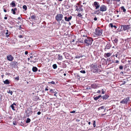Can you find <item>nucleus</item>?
<instances>
[{
	"mask_svg": "<svg viewBox=\"0 0 131 131\" xmlns=\"http://www.w3.org/2000/svg\"><path fill=\"white\" fill-rule=\"evenodd\" d=\"M84 40V44L86 46L91 45L93 41L92 38L89 37H85L83 39Z\"/></svg>",
	"mask_w": 131,
	"mask_h": 131,
	"instance_id": "1",
	"label": "nucleus"
},
{
	"mask_svg": "<svg viewBox=\"0 0 131 131\" xmlns=\"http://www.w3.org/2000/svg\"><path fill=\"white\" fill-rule=\"evenodd\" d=\"M91 70L93 72L95 73H98L101 72L100 69L99 68L97 65L96 64H93L91 65Z\"/></svg>",
	"mask_w": 131,
	"mask_h": 131,
	"instance_id": "2",
	"label": "nucleus"
},
{
	"mask_svg": "<svg viewBox=\"0 0 131 131\" xmlns=\"http://www.w3.org/2000/svg\"><path fill=\"white\" fill-rule=\"evenodd\" d=\"M130 101L129 100V97H127L126 98H125L120 102L121 104L125 105L127 104Z\"/></svg>",
	"mask_w": 131,
	"mask_h": 131,
	"instance_id": "3",
	"label": "nucleus"
},
{
	"mask_svg": "<svg viewBox=\"0 0 131 131\" xmlns=\"http://www.w3.org/2000/svg\"><path fill=\"white\" fill-rule=\"evenodd\" d=\"M103 30L99 28H96L95 29V34L97 36H101L102 34Z\"/></svg>",
	"mask_w": 131,
	"mask_h": 131,
	"instance_id": "4",
	"label": "nucleus"
},
{
	"mask_svg": "<svg viewBox=\"0 0 131 131\" xmlns=\"http://www.w3.org/2000/svg\"><path fill=\"white\" fill-rule=\"evenodd\" d=\"M63 16L62 14H58L56 16V19L59 23L60 21L62 20Z\"/></svg>",
	"mask_w": 131,
	"mask_h": 131,
	"instance_id": "5",
	"label": "nucleus"
},
{
	"mask_svg": "<svg viewBox=\"0 0 131 131\" xmlns=\"http://www.w3.org/2000/svg\"><path fill=\"white\" fill-rule=\"evenodd\" d=\"M107 10V7L106 6L104 5H103L100 7V10L102 12L106 11Z\"/></svg>",
	"mask_w": 131,
	"mask_h": 131,
	"instance_id": "6",
	"label": "nucleus"
},
{
	"mask_svg": "<svg viewBox=\"0 0 131 131\" xmlns=\"http://www.w3.org/2000/svg\"><path fill=\"white\" fill-rule=\"evenodd\" d=\"M112 47L111 45L110 44V43L108 42L107 43L106 45L105 46V48H104V50L105 51H106L107 49H109Z\"/></svg>",
	"mask_w": 131,
	"mask_h": 131,
	"instance_id": "7",
	"label": "nucleus"
},
{
	"mask_svg": "<svg viewBox=\"0 0 131 131\" xmlns=\"http://www.w3.org/2000/svg\"><path fill=\"white\" fill-rule=\"evenodd\" d=\"M7 58L8 60L10 61H12L14 59V58L11 55H9L7 56Z\"/></svg>",
	"mask_w": 131,
	"mask_h": 131,
	"instance_id": "8",
	"label": "nucleus"
},
{
	"mask_svg": "<svg viewBox=\"0 0 131 131\" xmlns=\"http://www.w3.org/2000/svg\"><path fill=\"white\" fill-rule=\"evenodd\" d=\"M93 5L95 7V9H97L100 7L99 4L97 2H95L93 3Z\"/></svg>",
	"mask_w": 131,
	"mask_h": 131,
	"instance_id": "9",
	"label": "nucleus"
},
{
	"mask_svg": "<svg viewBox=\"0 0 131 131\" xmlns=\"http://www.w3.org/2000/svg\"><path fill=\"white\" fill-rule=\"evenodd\" d=\"M91 87L92 88L96 89L99 88V86H98V84L93 83L91 84Z\"/></svg>",
	"mask_w": 131,
	"mask_h": 131,
	"instance_id": "10",
	"label": "nucleus"
},
{
	"mask_svg": "<svg viewBox=\"0 0 131 131\" xmlns=\"http://www.w3.org/2000/svg\"><path fill=\"white\" fill-rule=\"evenodd\" d=\"M18 64L17 62H12L11 64L12 67L15 68L18 65Z\"/></svg>",
	"mask_w": 131,
	"mask_h": 131,
	"instance_id": "11",
	"label": "nucleus"
},
{
	"mask_svg": "<svg viewBox=\"0 0 131 131\" xmlns=\"http://www.w3.org/2000/svg\"><path fill=\"white\" fill-rule=\"evenodd\" d=\"M124 28V30H128L130 29V25H123Z\"/></svg>",
	"mask_w": 131,
	"mask_h": 131,
	"instance_id": "12",
	"label": "nucleus"
},
{
	"mask_svg": "<svg viewBox=\"0 0 131 131\" xmlns=\"http://www.w3.org/2000/svg\"><path fill=\"white\" fill-rule=\"evenodd\" d=\"M50 92H51L52 93H54V96H56V94L58 93V92L56 91H57V90H55L54 89H50Z\"/></svg>",
	"mask_w": 131,
	"mask_h": 131,
	"instance_id": "13",
	"label": "nucleus"
},
{
	"mask_svg": "<svg viewBox=\"0 0 131 131\" xmlns=\"http://www.w3.org/2000/svg\"><path fill=\"white\" fill-rule=\"evenodd\" d=\"M26 113L27 114V117H29V115H30L32 113V111L28 110L26 111Z\"/></svg>",
	"mask_w": 131,
	"mask_h": 131,
	"instance_id": "14",
	"label": "nucleus"
},
{
	"mask_svg": "<svg viewBox=\"0 0 131 131\" xmlns=\"http://www.w3.org/2000/svg\"><path fill=\"white\" fill-rule=\"evenodd\" d=\"M109 96L107 94H105L104 95L102 96V98H102L103 100H106L107 99Z\"/></svg>",
	"mask_w": 131,
	"mask_h": 131,
	"instance_id": "15",
	"label": "nucleus"
},
{
	"mask_svg": "<svg viewBox=\"0 0 131 131\" xmlns=\"http://www.w3.org/2000/svg\"><path fill=\"white\" fill-rule=\"evenodd\" d=\"M72 16H70L68 18H67V16L65 17L64 18L65 20L67 21H69L72 19Z\"/></svg>",
	"mask_w": 131,
	"mask_h": 131,
	"instance_id": "16",
	"label": "nucleus"
},
{
	"mask_svg": "<svg viewBox=\"0 0 131 131\" xmlns=\"http://www.w3.org/2000/svg\"><path fill=\"white\" fill-rule=\"evenodd\" d=\"M128 65V64H127ZM127 64H126V65L124 67V70H126L125 72H126V71H127V72H130L131 71V70L130 69H129V68H127Z\"/></svg>",
	"mask_w": 131,
	"mask_h": 131,
	"instance_id": "17",
	"label": "nucleus"
},
{
	"mask_svg": "<svg viewBox=\"0 0 131 131\" xmlns=\"http://www.w3.org/2000/svg\"><path fill=\"white\" fill-rule=\"evenodd\" d=\"M111 54L110 53H105L104 54V57L105 58H107L110 57L111 55Z\"/></svg>",
	"mask_w": 131,
	"mask_h": 131,
	"instance_id": "18",
	"label": "nucleus"
},
{
	"mask_svg": "<svg viewBox=\"0 0 131 131\" xmlns=\"http://www.w3.org/2000/svg\"><path fill=\"white\" fill-rule=\"evenodd\" d=\"M15 2L14 1H12V3L10 4V5L12 6V7H15L16 6V5L15 4Z\"/></svg>",
	"mask_w": 131,
	"mask_h": 131,
	"instance_id": "19",
	"label": "nucleus"
},
{
	"mask_svg": "<svg viewBox=\"0 0 131 131\" xmlns=\"http://www.w3.org/2000/svg\"><path fill=\"white\" fill-rule=\"evenodd\" d=\"M101 97H102V96L101 95H99L98 96L96 97H95V96H94V100L96 101Z\"/></svg>",
	"mask_w": 131,
	"mask_h": 131,
	"instance_id": "20",
	"label": "nucleus"
},
{
	"mask_svg": "<svg viewBox=\"0 0 131 131\" xmlns=\"http://www.w3.org/2000/svg\"><path fill=\"white\" fill-rule=\"evenodd\" d=\"M10 81L8 79L6 80L5 81H3L4 83L5 84H8L10 83Z\"/></svg>",
	"mask_w": 131,
	"mask_h": 131,
	"instance_id": "21",
	"label": "nucleus"
},
{
	"mask_svg": "<svg viewBox=\"0 0 131 131\" xmlns=\"http://www.w3.org/2000/svg\"><path fill=\"white\" fill-rule=\"evenodd\" d=\"M32 70L33 72H35L37 71L38 69L36 67H33L32 68Z\"/></svg>",
	"mask_w": 131,
	"mask_h": 131,
	"instance_id": "22",
	"label": "nucleus"
},
{
	"mask_svg": "<svg viewBox=\"0 0 131 131\" xmlns=\"http://www.w3.org/2000/svg\"><path fill=\"white\" fill-rule=\"evenodd\" d=\"M79 43L80 44H84V40L83 39V38H80Z\"/></svg>",
	"mask_w": 131,
	"mask_h": 131,
	"instance_id": "23",
	"label": "nucleus"
},
{
	"mask_svg": "<svg viewBox=\"0 0 131 131\" xmlns=\"http://www.w3.org/2000/svg\"><path fill=\"white\" fill-rule=\"evenodd\" d=\"M121 28H120V30H118V29H117V30H118V31H122L124 30V29L123 25H121Z\"/></svg>",
	"mask_w": 131,
	"mask_h": 131,
	"instance_id": "24",
	"label": "nucleus"
},
{
	"mask_svg": "<svg viewBox=\"0 0 131 131\" xmlns=\"http://www.w3.org/2000/svg\"><path fill=\"white\" fill-rule=\"evenodd\" d=\"M118 41V40L117 39H115L114 40L113 42L115 45H117Z\"/></svg>",
	"mask_w": 131,
	"mask_h": 131,
	"instance_id": "25",
	"label": "nucleus"
},
{
	"mask_svg": "<svg viewBox=\"0 0 131 131\" xmlns=\"http://www.w3.org/2000/svg\"><path fill=\"white\" fill-rule=\"evenodd\" d=\"M68 2L67 1H65L64 2V7H66L68 5Z\"/></svg>",
	"mask_w": 131,
	"mask_h": 131,
	"instance_id": "26",
	"label": "nucleus"
},
{
	"mask_svg": "<svg viewBox=\"0 0 131 131\" xmlns=\"http://www.w3.org/2000/svg\"><path fill=\"white\" fill-rule=\"evenodd\" d=\"M58 59L60 60H62L63 58L62 56L60 54H58Z\"/></svg>",
	"mask_w": 131,
	"mask_h": 131,
	"instance_id": "27",
	"label": "nucleus"
},
{
	"mask_svg": "<svg viewBox=\"0 0 131 131\" xmlns=\"http://www.w3.org/2000/svg\"><path fill=\"white\" fill-rule=\"evenodd\" d=\"M52 67L53 69H56L57 68V66L56 64H54L52 65Z\"/></svg>",
	"mask_w": 131,
	"mask_h": 131,
	"instance_id": "28",
	"label": "nucleus"
},
{
	"mask_svg": "<svg viewBox=\"0 0 131 131\" xmlns=\"http://www.w3.org/2000/svg\"><path fill=\"white\" fill-rule=\"evenodd\" d=\"M121 8L122 10H123V12H125L126 11V9L125 8L124 6H122Z\"/></svg>",
	"mask_w": 131,
	"mask_h": 131,
	"instance_id": "29",
	"label": "nucleus"
},
{
	"mask_svg": "<svg viewBox=\"0 0 131 131\" xmlns=\"http://www.w3.org/2000/svg\"><path fill=\"white\" fill-rule=\"evenodd\" d=\"M30 119L29 118H27V120L26 121V123H28L30 122Z\"/></svg>",
	"mask_w": 131,
	"mask_h": 131,
	"instance_id": "30",
	"label": "nucleus"
},
{
	"mask_svg": "<svg viewBox=\"0 0 131 131\" xmlns=\"http://www.w3.org/2000/svg\"><path fill=\"white\" fill-rule=\"evenodd\" d=\"M23 8L25 10H26L27 9V7L26 5H24L23 6Z\"/></svg>",
	"mask_w": 131,
	"mask_h": 131,
	"instance_id": "31",
	"label": "nucleus"
},
{
	"mask_svg": "<svg viewBox=\"0 0 131 131\" xmlns=\"http://www.w3.org/2000/svg\"><path fill=\"white\" fill-rule=\"evenodd\" d=\"M104 106H102L101 107H100L98 108V110H100L101 109H103L104 108Z\"/></svg>",
	"mask_w": 131,
	"mask_h": 131,
	"instance_id": "32",
	"label": "nucleus"
},
{
	"mask_svg": "<svg viewBox=\"0 0 131 131\" xmlns=\"http://www.w3.org/2000/svg\"><path fill=\"white\" fill-rule=\"evenodd\" d=\"M99 10L96 11H94L93 14H96L97 15H98L99 14V13H97V12H99Z\"/></svg>",
	"mask_w": 131,
	"mask_h": 131,
	"instance_id": "33",
	"label": "nucleus"
},
{
	"mask_svg": "<svg viewBox=\"0 0 131 131\" xmlns=\"http://www.w3.org/2000/svg\"><path fill=\"white\" fill-rule=\"evenodd\" d=\"M11 11L12 12V13L14 14H16V12L13 9H11Z\"/></svg>",
	"mask_w": 131,
	"mask_h": 131,
	"instance_id": "34",
	"label": "nucleus"
},
{
	"mask_svg": "<svg viewBox=\"0 0 131 131\" xmlns=\"http://www.w3.org/2000/svg\"><path fill=\"white\" fill-rule=\"evenodd\" d=\"M36 18V16L35 15H33L31 16V17L29 18V19L30 18H31L32 19H35Z\"/></svg>",
	"mask_w": 131,
	"mask_h": 131,
	"instance_id": "35",
	"label": "nucleus"
},
{
	"mask_svg": "<svg viewBox=\"0 0 131 131\" xmlns=\"http://www.w3.org/2000/svg\"><path fill=\"white\" fill-rule=\"evenodd\" d=\"M10 107H11L12 109L14 111H15V107L13 105H11Z\"/></svg>",
	"mask_w": 131,
	"mask_h": 131,
	"instance_id": "36",
	"label": "nucleus"
},
{
	"mask_svg": "<svg viewBox=\"0 0 131 131\" xmlns=\"http://www.w3.org/2000/svg\"><path fill=\"white\" fill-rule=\"evenodd\" d=\"M62 66L63 68H66L67 67L66 64L64 63H62Z\"/></svg>",
	"mask_w": 131,
	"mask_h": 131,
	"instance_id": "37",
	"label": "nucleus"
},
{
	"mask_svg": "<svg viewBox=\"0 0 131 131\" xmlns=\"http://www.w3.org/2000/svg\"><path fill=\"white\" fill-rule=\"evenodd\" d=\"M83 7V6L82 5H81L80 7V10H79V11H83V9L82 8V7Z\"/></svg>",
	"mask_w": 131,
	"mask_h": 131,
	"instance_id": "38",
	"label": "nucleus"
},
{
	"mask_svg": "<svg viewBox=\"0 0 131 131\" xmlns=\"http://www.w3.org/2000/svg\"><path fill=\"white\" fill-rule=\"evenodd\" d=\"M80 72L83 74H85V71L84 70H82L80 71Z\"/></svg>",
	"mask_w": 131,
	"mask_h": 131,
	"instance_id": "39",
	"label": "nucleus"
},
{
	"mask_svg": "<svg viewBox=\"0 0 131 131\" xmlns=\"http://www.w3.org/2000/svg\"><path fill=\"white\" fill-rule=\"evenodd\" d=\"M7 92L8 93L10 94L11 95H12L13 93L12 91H10V90H9Z\"/></svg>",
	"mask_w": 131,
	"mask_h": 131,
	"instance_id": "40",
	"label": "nucleus"
},
{
	"mask_svg": "<svg viewBox=\"0 0 131 131\" xmlns=\"http://www.w3.org/2000/svg\"><path fill=\"white\" fill-rule=\"evenodd\" d=\"M49 83H51L52 84H55V82L53 81H52L50 82H48Z\"/></svg>",
	"mask_w": 131,
	"mask_h": 131,
	"instance_id": "41",
	"label": "nucleus"
},
{
	"mask_svg": "<svg viewBox=\"0 0 131 131\" xmlns=\"http://www.w3.org/2000/svg\"><path fill=\"white\" fill-rule=\"evenodd\" d=\"M82 57V56H79L78 55L76 56L75 58L77 59H78L80 58V57Z\"/></svg>",
	"mask_w": 131,
	"mask_h": 131,
	"instance_id": "42",
	"label": "nucleus"
},
{
	"mask_svg": "<svg viewBox=\"0 0 131 131\" xmlns=\"http://www.w3.org/2000/svg\"><path fill=\"white\" fill-rule=\"evenodd\" d=\"M18 37L19 38H23L24 37V36L23 35H20L18 36Z\"/></svg>",
	"mask_w": 131,
	"mask_h": 131,
	"instance_id": "43",
	"label": "nucleus"
},
{
	"mask_svg": "<svg viewBox=\"0 0 131 131\" xmlns=\"http://www.w3.org/2000/svg\"><path fill=\"white\" fill-rule=\"evenodd\" d=\"M114 26V25H113V23H110V24L109 25V26H110L111 28H113V27Z\"/></svg>",
	"mask_w": 131,
	"mask_h": 131,
	"instance_id": "44",
	"label": "nucleus"
},
{
	"mask_svg": "<svg viewBox=\"0 0 131 131\" xmlns=\"http://www.w3.org/2000/svg\"><path fill=\"white\" fill-rule=\"evenodd\" d=\"M95 123L96 122L95 121H93V126L94 127H95Z\"/></svg>",
	"mask_w": 131,
	"mask_h": 131,
	"instance_id": "45",
	"label": "nucleus"
},
{
	"mask_svg": "<svg viewBox=\"0 0 131 131\" xmlns=\"http://www.w3.org/2000/svg\"><path fill=\"white\" fill-rule=\"evenodd\" d=\"M82 16V15L81 13H79L77 15V16H78L79 17H81V16Z\"/></svg>",
	"mask_w": 131,
	"mask_h": 131,
	"instance_id": "46",
	"label": "nucleus"
},
{
	"mask_svg": "<svg viewBox=\"0 0 131 131\" xmlns=\"http://www.w3.org/2000/svg\"><path fill=\"white\" fill-rule=\"evenodd\" d=\"M111 61V58H107V61Z\"/></svg>",
	"mask_w": 131,
	"mask_h": 131,
	"instance_id": "47",
	"label": "nucleus"
},
{
	"mask_svg": "<svg viewBox=\"0 0 131 131\" xmlns=\"http://www.w3.org/2000/svg\"><path fill=\"white\" fill-rule=\"evenodd\" d=\"M3 96L1 95H0V102L2 101V99Z\"/></svg>",
	"mask_w": 131,
	"mask_h": 131,
	"instance_id": "48",
	"label": "nucleus"
},
{
	"mask_svg": "<svg viewBox=\"0 0 131 131\" xmlns=\"http://www.w3.org/2000/svg\"><path fill=\"white\" fill-rule=\"evenodd\" d=\"M123 66H120L119 67V69L121 70H122L123 69Z\"/></svg>",
	"mask_w": 131,
	"mask_h": 131,
	"instance_id": "49",
	"label": "nucleus"
},
{
	"mask_svg": "<svg viewBox=\"0 0 131 131\" xmlns=\"http://www.w3.org/2000/svg\"><path fill=\"white\" fill-rule=\"evenodd\" d=\"M15 80H18L19 79V77L18 76V77H16L15 78Z\"/></svg>",
	"mask_w": 131,
	"mask_h": 131,
	"instance_id": "50",
	"label": "nucleus"
},
{
	"mask_svg": "<svg viewBox=\"0 0 131 131\" xmlns=\"http://www.w3.org/2000/svg\"><path fill=\"white\" fill-rule=\"evenodd\" d=\"M13 124L14 125H16L17 124V123L15 122H13Z\"/></svg>",
	"mask_w": 131,
	"mask_h": 131,
	"instance_id": "51",
	"label": "nucleus"
},
{
	"mask_svg": "<svg viewBox=\"0 0 131 131\" xmlns=\"http://www.w3.org/2000/svg\"><path fill=\"white\" fill-rule=\"evenodd\" d=\"M82 37L83 38V39H84V38H85V37H88L86 35H83L82 36Z\"/></svg>",
	"mask_w": 131,
	"mask_h": 131,
	"instance_id": "52",
	"label": "nucleus"
},
{
	"mask_svg": "<svg viewBox=\"0 0 131 131\" xmlns=\"http://www.w3.org/2000/svg\"><path fill=\"white\" fill-rule=\"evenodd\" d=\"M75 111H70V113H75Z\"/></svg>",
	"mask_w": 131,
	"mask_h": 131,
	"instance_id": "53",
	"label": "nucleus"
},
{
	"mask_svg": "<svg viewBox=\"0 0 131 131\" xmlns=\"http://www.w3.org/2000/svg\"><path fill=\"white\" fill-rule=\"evenodd\" d=\"M81 1H80L78 3H77V5H80L81 4Z\"/></svg>",
	"mask_w": 131,
	"mask_h": 131,
	"instance_id": "54",
	"label": "nucleus"
},
{
	"mask_svg": "<svg viewBox=\"0 0 131 131\" xmlns=\"http://www.w3.org/2000/svg\"><path fill=\"white\" fill-rule=\"evenodd\" d=\"M112 1L116 2H119L120 1V0H111V1Z\"/></svg>",
	"mask_w": 131,
	"mask_h": 131,
	"instance_id": "55",
	"label": "nucleus"
},
{
	"mask_svg": "<svg viewBox=\"0 0 131 131\" xmlns=\"http://www.w3.org/2000/svg\"><path fill=\"white\" fill-rule=\"evenodd\" d=\"M61 23H64V24L66 23L64 22V20H62V21H61Z\"/></svg>",
	"mask_w": 131,
	"mask_h": 131,
	"instance_id": "56",
	"label": "nucleus"
},
{
	"mask_svg": "<svg viewBox=\"0 0 131 131\" xmlns=\"http://www.w3.org/2000/svg\"><path fill=\"white\" fill-rule=\"evenodd\" d=\"M41 112L40 111H39L37 112V114L38 115H39L41 114Z\"/></svg>",
	"mask_w": 131,
	"mask_h": 131,
	"instance_id": "57",
	"label": "nucleus"
},
{
	"mask_svg": "<svg viewBox=\"0 0 131 131\" xmlns=\"http://www.w3.org/2000/svg\"><path fill=\"white\" fill-rule=\"evenodd\" d=\"M11 105H13V106L15 105V106H16V104H15V103H13Z\"/></svg>",
	"mask_w": 131,
	"mask_h": 131,
	"instance_id": "58",
	"label": "nucleus"
},
{
	"mask_svg": "<svg viewBox=\"0 0 131 131\" xmlns=\"http://www.w3.org/2000/svg\"><path fill=\"white\" fill-rule=\"evenodd\" d=\"M94 20L96 21L97 20V19L96 17H95L94 18Z\"/></svg>",
	"mask_w": 131,
	"mask_h": 131,
	"instance_id": "59",
	"label": "nucleus"
},
{
	"mask_svg": "<svg viewBox=\"0 0 131 131\" xmlns=\"http://www.w3.org/2000/svg\"><path fill=\"white\" fill-rule=\"evenodd\" d=\"M28 53V52L27 51H25V54H27Z\"/></svg>",
	"mask_w": 131,
	"mask_h": 131,
	"instance_id": "60",
	"label": "nucleus"
},
{
	"mask_svg": "<svg viewBox=\"0 0 131 131\" xmlns=\"http://www.w3.org/2000/svg\"><path fill=\"white\" fill-rule=\"evenodd\" d=\"M115 62L116 63H118L119 62V61L118 60H116V61Z\"/></svg>",
	"mask_w": 131,
	"mask_h": 131,
	"instance_id": "61",
	"label": "nucleus"
},
{
	"mask_svg": "<svg viewBox=\"0 0 131 131\" xmlns=\"http://www.w3.org/2000/svg\"><path fill=\"white\" fill-rule=\"evenodd\" d=\"M45 90L46 91H48V87L47 88H46L45 89Z\"/></svg>",
	"mask_w": 131,
	"mask_h": 131,
	"instance_id": "62",
	"label": "nucleus"
},
{
	"mask_svg": "<svg viewBox=\"0 0 131 131\" xmlns=\"http://www.w3.org/2000/svg\"><path fill=\"white\" fill-rule=\"evenodd\" d=\"M105 91H102V94H104V93H105Z\"/></svg>",
	"mask_w": 131,
	"mask_h": 131,
	"instance_id": "63",
	"label": "nucleus"
},
{
	"mask_svg": "<svg viewBox=\"0 0 131 131\" xmlns=\"http://www.w3.org/2000/svg\"><path fill=\"white\" fill-rule=\"evenodd\" d=\"M115 29H116L117 28V27L115 25H114L113 27Z\"/></svg>",
	"mask_w": 131,
	"mask_h": 131,
	"instance_id": "64",
	"label": "nucleus"
}]
</instances>
